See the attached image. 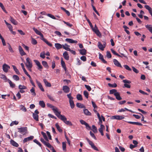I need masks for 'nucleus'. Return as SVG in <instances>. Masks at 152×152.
Wrapping results in <instances>:
<instances>
[{"mask_svg": "<svg viewBox=\"0 0 152 152\" xmlns=\"http://www.w3.org/2000/svg\"><path fill=\"white\" fill-rule=\"evenodd\" d=\"M31 43L33 45H35L37 44V42L35 39L32 38Z\"/></svg>", "mask_w": 152, "mask_h": 152, "instance_id": "52", "label": "nucleus"}, {"mask_svg": "<svg viewBox=\"0 0 152 152\" xmlns=\"http://www.w3.org/2000/svg\"><path fill=\"white\" fill-rule=\"evenodd\" d=\"M44 145L49 148H52L53 147L48 142H46L45 143Z\"/></svg>", "mask_w": 152, "mask_h": 152, "instance_id": "47", "label": "nucleus"}, {"mask_svg": "<svg viewBox=\"0 0 152 152\" xmlns=\"http://www.w3.org/2000/svg\"><path fill=\"white\" fill-rule=\"evenodd\" d=\"M106 56L108 58H111L112 56L110 51H107Z\"/></svg>", "mask_w": 152, "mask_h": 152, "instance_id": "53", "label": "nucleus"}, {"mask_svg": "<svg viewBox=\"0 0 152 152\" xmlns=\"http://www.w3.org/2000/svg\"><path fill=\"white\" fill-rule=\"evenodd\" d=\"M10 143L13 146H14L15 147H17L19 145L14 140H10Z\"/></svg>", "mask_w": 152, "mask_h": 152, "instance_id": "20", "label": "nucleus"}, {"mask_svg": "<svg viewBox=\"0 0 152 152\" xmlns=\"http://www.w3.org/2000/svg\"><path fill=\"white\" fill-rule=\"evenodd\" d=\"M127 123L129 124H134V125H139V126H142V124L141 123L138 122L128 121Z\"/></svg>", "mask_w": 152, "mask_h": 152, "instance_id": "21", "label": "nucleus"}, {"mask_svg": "<svg viewBox=\"0 0 152 152\" xmlns=\"http://www.w3.org/2000/svg\"><path fill=\"white\" fill-rule=\"evenodd\" d=\"M48 97L52 101H54V99L53 98V97L51 96V95H49L48 94H47V95Z\"/></svg>", "mask_w": 152, "mask_h": 152, "instance_id": "55", "label": "nucleus"}, {"mask_svg": "<svg viewBox=\"0 0 152 152\" xmlns=\"http://www.w3.org/2000/svg\"><path fill=\"white\" fill-rule=\"evenodd\" d=\"M83 94L88 99V92L86 91H84L83 92Z\"/></svg>", "mask_w": 152, "mask_h": 152, "instance_id": "54", "label": "nucleus"}, {"mask_svg": "<svg viewBox=\"0 0 152 152\" xmlns=\"http://www.w3.org/2000/svg\"><path fill=\"white\" fill-rule=\"evenodd\" d=\"M63 90L65 93H68L70 91V88L67 86H64L63 87Z\"/></svg>", "mask_w": 152, "mask_h": 152, "instance_id": "13", "label": "nucleus"}, {"mask_svg": "<svg viewBox=\"0 0 152 152\" xmlns=\"http://www.w3.org/2000/svg\"><path fill=\"white\" fill-rule=\"evenodd\" d=\"M85 86L86 88L88 90V91H90L91 90V89L90 86L86 85H85Z\"/></svg>", "mask_w": 152, "mask_h": 152, "instance_id": "63", "label": "nucleus"}, {"mask_svg": "<svg viewBox=\"0 0 152 152\" xmlns=\"http://www.w3.org/2000/svg\"><path fill=\"white\" fill-rule=\"evenodd\" d=\"M145 27L151 33H152V26L151 25H146Z\"/></svg>", "mask_w": 152, "mask_h": 152, "instance_id": "22", "label": "nucleus"}, {"mask_svg": "<svg viewBox=\"0 0 152 152\" xmlns=\"http://www.w3.org/2000/svg\"><path fill=\"white\" fill-rule=\"evenodd\" d=\"M62 148L63 150L64 151H66V143L65 142H63L62 143Z\"/></svg>", "mask_w": 152, "mask_h": 152, "instance_id": "37", "label": "nucleus"}, {"mask_svg": "<svg viewBox=\"0 0 152 152\" xmlns=\"http://www.w3.org/2000/svg\"><path fill=\"white\" fill-rule=\"evenodd\" d=\"M113 119L118 120H121L124 119V115H115L112 116Z\"/></svg>", "mask_w": 152, "mask_h": 152, "instance_id": "8", "label": "nucleus"}, {"mask_svg": "<svg viewBox=\"0 0 152 152\" xmlns=\"http://www.w3.org/2000/svg\"><path fill=\"white\" fill-rule=\"evenodd\" d=\"M69 102L71 108L72 109H73L75 107V106L73 101V100H70V101H69Z\"/></svg>", "mask_w": 152, "mask_h": 152, "instance_id": "31", "label": "nucleus"}, {"mask_svg": "<svg viewBox=\"0 0 152 152\" xmlns=\"http://www.w3.org/2000/svg\"><path fill=\"white\" fill-rule=\"evenodd\" d=\"M10 20L11 22L14 25H17L18 24V22L12 17L10 16Z\"/></svg>", "mask_w": 152, "mask_h": 152, "instance_id": "14", "label": "nucleus"}, {"mask_svg": "<svg viewBox=\"0 0 152 152\" xmlns=\"http://www.w3.org/2000/svg\"><path fill=\"white\" fill-rule=\"evenodd\" d=\"M34 142L36 143L40 147H42V144L39 142L37 139H34L33 140Z\"/></svg>", "mask_w": 152, "mask_h": 152, "instance_id": "50", "label": "nucleus"}, {"mask_svg": "<svg viewBox=\"0 0 152 152\" xmlns=\"http://www.w3.org/2000/svg\"><path fill=\"white\" fill-rule=\"evenodd\" d=\"M145 7L147 10H148L149 12V13L152 11V8L148 5H145Z\"/></svg>", "mask_w": 152, "mask_h": 152, "instance_id": "44", "label": "nucleus"}, {"mask_svg": "<svg viewBox=\"0 0 152 152\" xmlns=\"http://www.w3.org/2000/svg\"><path fill=\"white\" fill-rule=\"evenodd\" d=\"M99 37H101L102 36L101 34L100 33V32L97 26H96V25L95 24L94 26V27L92 30Z\"/></svg>", "mask_w": 152, "mask_h": 152, "instance_id": "5", "label": "nucleus"}, {"mask_svg": "<svg viewBox=\"0 0 152 152\" xmlns=\"http://www.w3.org/2000/svg\"><path fill=\"white\" fill-rule=\"evenodd\" d=\"M33 30L34 31L35 33L39 35H42V33L39 31L37 29L34 27L33 28Z\"/></svg>", "mask_w": 152, "mask_h": 152, "instance_id": "25", "label": "nucleus"}, {"mask_svg": "<svg viewBox=\"0 0 152 152\" xmlns=\"http://www.w3.org/2000/svg\"><path fill=\"white\" fill-rule=\"evenodd\" d=\"M63 56L66 60H69V56L66 51H65L64 53H63Z\"/></svg>", "mask_w": 152, "mask_h": 152, "instance_id": "15", "label": "nucleus"}, {"mask_svg": "<svg viewBox=\"0 0 152 152\" xmlns=\"http://www.w3.org/2000/svg\"><path fill=\"white\" fill-rule=\"evenodd\" d=\"M63 22L69 27H71L73 26L72 24H70L69 22H66L64 20L63 21Z\"/></svg>", "mask_w": 152, "mask_h": 152, "instance_id": "58", "label": "nucleus"}, {"mask_svg": "<svg viewBox=\"0 0 152 152\" xmlns=\"http://www.w3.org/2000/svg\"><path fill=\"white\" fill-rule=\"evenodd\" d=\"M40 56L43 58H45V52H41L40 54Z\"/></svg>", "mask_w": 152, "mask_h": 152, "instance_id": "59", "label": "nucleus"}, {"mask_svg": "<svg viewBox=\"0 0 152 152\" xmlns=\"http://www.w3.org/2000/svg\"><path fill=\"white\" fill-rule=\"evenodd\" d=\"M114 96H115L116 99L118 100H121L122 99L119 93L118 92L114 94Z\"/></svg>", "mask_w": 152, "mask_h": 152, "instance_id": "18", "label": "nucleus"}, {"mask_svg": "<svg viewBox=\"0 0 152 152\" xmlns=\"http://www.w3.org/2000/svg\"><path fill=\"white\" fill-rule=\"evenodd\" d=\"M18 132L23 135L26 134L27 132V127H21L18 128Z\"/></svg>", "mask_w": 152, "mask_h": 152, "instance_id": "2", "label": "nucleus"}, {"mask_svg": "<svg viewBox=\"0 0 152 152\" xmlns=\"http://www.w3.org/2000/svg\"><path fill=\"white\" fill-rule=\"evenodd\" d=\"M42 64L46 68L48 69L49 68V66L46 61H42Z\"/></svg>", "mask_w": 152, "mask_h": 152, "instance_id": "27", "label": "nucleus"}, {"mask_svg": "<svg viewBox=\"0 0 152 152\" xmlns=\"http://www.w3.org/2000/svg\"><path fill=\"white\" fill-rule=\"evenodd\" d=\"M85 126H86V129L87 130H89L92 129L91 127L88 125V123L85 125Z\"/></svg>", "mask_w": 152, "mask_h": 152, "instance_id": "64", "label": "nucleus"}, {"mask_svg": "<svg viewBox=\"0 0 152 152\" xmlns=\"http://www.w3.org/2000/svg\"><path fill=\"white\" fill-rule=\"evenodd\" d=\"M20 65H21V66L22 67V68L24 72L25 73L26 75L28 74V72H27L26 70V69H25L24 67V64L23 63H22L20 64Z\"/></svg>", "mask_w": 152, "mask_h": 152, "instance_id": "36", "label": "nucleus"}, {"mask_svg": "<svg viewBox=\"0 0 152 152\" xmlns=\"http://www.w3.org/2000/svg\"><path fill=\"white\" fill-rule=\"evenodd\" d=\"M36 83L38 86L39 87V88L41 90V91H44V89L41 83L40 82L38 81L37 80L36 81Z\"/></svg>", "mask_w": 152, "mask_h": 152, "instance_id": "16", "label": "nucleus"}, {"mask_svg": "<svg viewBox=\"0 0 152 152\" xmlns=\"http://www.w3.org/2000/svg\"><path fill=\"white\" fill-rule=\"evenodd\" d=\"M2 68L4 71L7 73L8 72L9 69H10V67L8 65L4 64L3 65Z\"/></svg>", "mask_w": 152, "mask_h": 152, "instance_id": "7", "label": "nucleus"}, {"mask_svg": "<svg viewBox=\"0 0 152 152\" xmlns=\"http://www.w3.org/2000/svg\"><path fill=\"white\" fill-rule=\"evenodd\" d=\"M39 105L42 107L44 108L45 107V104L43 101H40L39 102Z\"/></svg>", "mask_w": 152, "mask_h": 152, "instance_id": "35", "label": "nucleus"}, {"mask_svg": "<svg viewBox=\"0 0 152 152\" xmlns=\"http://www.w3.org/2000/svg\"><path fill=\"white\" fill-rule=\"evenodd\" d=\"M26 66L28 68H31L32 67V63L31 61L29 58H26Z\"/></svg>", "mask_w": 152, "mask_h": 152, "instance_id": "3", "label": "nucleus"}, {"mask_svg": "<svg viewBox=\"0 0 152 152\" xmlns=\"http://www.w3.org/2000/svg\"><path fill=\"white\" fill-rule=\"evenodd\" d=\"M41 134L43 135V137L48 142L49 140L47 138L46 134L45 133L43 132H41Z\"/></svg>", "mask_w": 152, "mask_h": 152, "instance_id": "33", "label": "nucleus"}, {"mask_svg": "<svg viewBox=\"0 0 152 152\" xmlns=\"http://www.w3.org/2000/svg\"><path fill=\"white\" fill-rule=\"evenodd\" d=\"M111 52L114 55L117 56L118 57H122L118 53H117L115 50H114L113 49H111Z\"/></svg>", "mask_w": 152, "mask_h": 152, "instance_id": "46", "label": "nucleus"}, {"mask_svg": "<svg viewBox=\"0 0 152 152\" xmlns=\"http://www.w3.org/2000/svg\"><path fill=\"white\" fill-rule=\"evenodd\" d=\"M53 110L55 115L61 121H63L66 124L69 126H72V122L69 121H67V118L61 114V112L58 111L57 108H53Z\"/></svg>", "mask_w": 152, "mask_h": 152, "instance_id": "1", "label": "nucleus"}, {"mask_svg": "<svg viewBox=\"0 0 152 152\" xmlns=\"http://www.w3.org/2000/svg\"><path fill=\"white\" fill-rule=\"evenodd\" d=\"M8 48L9 50L12 53H13L14 52V51H13V50L12 49V48L11 47V46L9 43H8Z\"/></svg>", "mask_w": 152, "mask_h": 152, "instance_id": "56", "label": "nucleus"}, {"mask_svg": "<svg viewBox=\"0 0 152 152\" xmlns=\"http://www.w3.org/2000/svg\"><path fill=\"white\" fill-rule=\"evenodd\" d=\"M77 98L79 100H82L83 99L82 96L80 94H78L77 95Z\"/></svg>", "mask_w": 152, "mask_h": 152, "instance_id": "49", "label": "nucleus"}, {"mask_svg": "<svg viewBox=\"0 0 152 152\" xmlns=\"http://www.w3.org/2000/svg\"><path fill=\"white\" fill-rule=\"evenodd\" d=\"M87 51L85 49H82L80 50V52L81 54L82 55H85L86 54Z\"/></svg>", "mask_w": 152, "mask_h": 152, "instance_id": "29", "label": "nucleus"}, {"mask_svg": "<svg viewBox=\"0 0 152 152\" xmlns=\"http://www.w3.org/2000/svg\"><path fill=\"white\" fill-rule=\"evenodd\" d=\"M18 49L20 53L21 56H23L26 55V53L24 51L21 46H19Z\"/></svg>", "mask_w": 152, "mask_h": 152, "instance_id": "10", "label": "nucleus"}, {"mask_svg": "<svg viewBox=\"0 0 152 152\" xmlns=\"http://www.w3.org/2000/svg\"><path fill=\"white\" fill-rule=\"evenodd\" d=\"M33 118L36 121H39V116L37 114H35L34 113H33Z\"/></svg>", "mask_w": 152, "mask_h": 152, "instance_id": "28", "label": "nucleus"}, {"mask_svg": "<svg viewBox=\"0 0 152 152\" xmlns=\"http://www.w3.org/2000/svg\"><path fill=\"white\" fill-rule=\"evenodd\" d=\"M20 110L25 112L27 111V109L23 105H20Z\"/></svg>", "mask_w": 152, "mask_h": 152, "instance_id": "51", "label": "nucleus"}, {"mask_svg": "<svg viewBox=\"0 0 152 152\" xmlns=\"http://www.w3.org/2000/svg\"><path fill=\"white\" fill-rule=\"evenodd\" d=\"M65 41L70 43H77V41L74 40L72 39L66 38V39Z\"/></svg>", "mask_w": 152, "mask_h": 152, "instance_id": "12", "label": "nucleus"}, {"mask_svg": "<svg viewBox=\"0 0 152 152\" xmlns=\"http://www.w3.org/2000/svg\"><path fill=\"white\" fill-rule=\"evenodd\" d=\"M55 125L57 129L59 132H62V130L60 128L58 123H56Z\"/></svg>", "mask_w": 152, "mask_h": 152, "instance_id": "34", "label": "nucleus"}, {"mask_svg": "<svg viewBox=\"0 0 152 152\" xmlns=\"http://www.w3.org/2000/svg\"><path fill=\"white\" fill-rule=\"evenodd\" d=\"M118 92H117V90L115 89H112L110 91V94H113L114 95V94L115 93H117Z\"/></svg>", "mask_w": 152, "mask_h": 152, "instance_id": "45", "label": "nucleus"}, {"mask_svg": "<svg viewBox=\"0 0 152 152\" xmlns=\"http://www.w3.org/2000/svg\"><path fill=\"white\" fill-rule=\"evenodd\" d=\"M106 42H104V43L103 44L101 43V42H98V48L101 50H104V48H105L106 46Z\"/></svg>", "mask_w": 152, "mask_h": 152, "instance_id": "6", "label": "nucleus"}, {"mask_svg": "<svg viewBox=\"0 0 152 152\" xmlns=\"http://www.w3.org/2000/svg\"><path fill=\"white\" fill-rule=\"evenodd\" d=\"M12 78L14 80L16 81L19 80L20 79L19 77L16 75H13V76Z\"/></svg>", "mask_w": 152, "mask_h": 152, "instance_id": "39", "label": "nucleus"}, {"mask_svg": "<svg viewBox=\"0 0 152 152\" xmlns=\"http://www.w3.org/2000/svg\"><path fill=\"white\" fill-rule=\"evenodd\" d=\"M1 78L2 79L4 80L5 81V82L8 81L7 80L9 79H7L6 77V76L3 74H1Z\"/></svg>", "mask_w": 152, "mask_h": 152, "instance_id": "32", "label": "nucleus"}, {"mask_svg": "<svg viewBox=\"0 0 152 152\" xmlns=\"http://www.w3.org/2000/svg\"><path fill=\"white\" fill-rule=\"evenodd\" d=\"M145 7L147 10H148L149 12V13L152 11V8L148 5H145Z\"/></svg>", "mask_w": 152, "mask_h": 152, "instance_id": "43", "label": "nucleus"}, {"mask_svg": "<svg viewBox=\"0 0 152 152\" xmlns=\"http://www.w3.org/2000/svg\"><path fill=\"white\" fill-rule=\"evenodd\" d=\"M0 7H1L2 10L5 12L6 13H7V12L5 10V7H4L3 5L1 2H0Z\"/></svg>", "mask_w": 152, "mask_h": 152, "instance_id": "42", "label": "nucleus"}, {"mask_svg": "<svg viewBox=\"0 0 152 152\" xmlns=\"http://www.w3.org/2000/svg\"><path fill=\"white\" fill-rule=\"evenodd\" d=\"M18 88L20 90H23L26 89L27 88V87L25 86L20 85L18 86Z\"/></svg>", "mask_w": 152, "mask_h": 152, "instance_id": "41", "label": "nucleus"}, {"mask_svg": "<svg viewBox=\"0 0 152 152\" xmlns=\"http://www.w3.org/2000/svg\"><path fill=\"white\" fill-rule=\"evenodd\" d=\"M76 106L77 107L80 108H82L85 107V106L83 104L79 103H77Z\"/></svg>", "mask_w": 152, "mask_h": 152, "instance_id": "30", "label": "nucleus"}, {"mask_svg": "<svg viewBox=\"0 0 152 152\" xmlns=\"http://www.w3.org/2000/svg\"><path fill=\"white\" fill-rule=\"evenodd\" d=\"M30 91L31 93H32V95L33 96H35L36 95V94L35 92V89L34 88L32 87L30 90Z\"/></svg>", "mask_w": 152, "mask_h": 152, "instance_id": "40", "label": "nucleus"}, {"mask_svg": "<svg viewBox=\"0 0 152 152\" xmlns=\"http://www.w3.org/2000/svg\"><path fill=\"white\" fill-rule=\"evenodd\" d=\"M113 62L114 64L116 66L121 68H122V66L120 63L116 59H114Z\"/></svg>", "mask_w": 152, "mask_h": 152, "instance_id": "11", "label": "nucleus"}, {"mask_svg": "<svg viewBox=\"0 0 152 152\" xmlns=\"http://www.w3.org/2000/svg\"><path fill=\"white\" fill-rule=\"evenodd\" d=\"M108 85L109 87H111L112 88H115L117 86V85L115 83H114L113 84L109 83L108 84Z\"/></svg>", "mask_w": 152, "mask_h": 152, "instance_id": "48", "label": "nucleus"}, {"mask_svg": "<svg viewBox=\"0 0 152 152\" xmlns=\"http://www.w3.org/2000/svg\"><path fill=\"white\" fill-rule=\"evenodd\" d=\"M123 82L125 83V84H130L131 83V82L130 80H123Z\"/></svg>", "mask_w": 152, "mask_h": 152, "instance_id": "60", "label": "nucleus"}, {"mask_svg": "<svg viewBox=\"0 0 152 152\" xmlns=\"http://www.w3.org/2000/svg\"><path fill=\"white\" fill-rule=\"evenodd\" d=\"M90 134L91 136L95 140H97V139L96 137H95V135H94V134L91 131H90Z\"/></svg>", "mask_w": 152, "mask_h": 152, "instance_id": "57", "label": "nucleus"}, {"mask_svg": "<svg viewBox=\"0 0 152 152\" xmlns=\"http://www.w3.org/2000/svg\"><path fill=\"white\" fill-rule=\"evenodd\" d=\"M43 81L45 84V85L48 87H50L51 86V85L50 83L48 82L47 80L45 79H44L43 80Z\"/></svg>", "mask_w": 152, "mask_h": 152, "instance_id": "17", "label": "nucleus"}, {"mask_svg": "<svg viewBox=\"0 0 152 152\" xmlns=\"http://www.w3.org/2000/svg\"><path fill=\"white\" fill-rule=\"evenodd\" d=\"M92 129L91 130L94 133H96L97 132V129L95 125H93L92 126Z\"/></svg>", "mask_w": 152, "mask_h": 152, "instance_id": "38", "label": "nucleus"}, {"mask_svg": "<svg viewBox=\"0 0 152 152\" xmlns=\"http://www.w3.org/2000/svg\"><path fill=\"white\" fill-rule=\"evenodd\" d=\"M8 82L9 83L10 86L12 88H14L15 87V84L13 83L11 80L9 79L7 80Z\"/></svg>", "mask_w": 152, "mask_h": 152, "instance_id": "26", "label": "nucleus"}, {"mask_svg": "<svg viewBox=\"0 0 152 152\" xmlns=\"http://www.w3.org/2000/svg\"><path fill=\"white\" fill-rule=\"evenodd\" d=\"M86 139L93 149L97 151H99L98 148L94 145V143L91 141L88 138L86 137Z\"/></svg>", "mask_w": 152, "mask_h": 152, "instance_id": "4", "label": "nucleus"}, {"mask_svg": "<svg viewBox=\"0 0 152 152\" xmlns=\"http://www.w3.org/2000/svg\"><path fill=\"white\" fill-rule=\"evenodd\" d=\"M67 97L69 99V101L70 100H72L73 99V98L71 96V94H68L67 95Z\"/></svg>", "mask_w": 152, "mask_h": 152, "instance_id": "62", "label": "nucleus"}, {"mask_svg": "<svg viewBox=\"0 0 152 152\" xmlns=\"http://www.w3.org/2000/svg\"><path fill=\"white\" fill-rule=\"evenodd\" d=\"M55 46L56 48L57 49H59L63 48V45L58 43H55Z\"/></svg>", "mask_w": 152, "mask_h": 152, "instance_id": "24", "label": "nucleus"}, {"mask_svg": "<svg viewBox=\"0 0 152 152\" xmlns=\"http://www.w3.org/2000/svg\"><path fill=\"white\" fill-rule=\"evenodd\" d=\"M124 68L127 70L129 71H131L132 69L129 67V66L127 65H125L124 66Z\"/></svg>", "mask_w": 152, "mask_h": 152, "instance_id": "61", "label": "nucleus"}, {"mask_svg": "<svg viewBox=\"0 0 152 152\" xmlns=\"http://www.w3.org/2000/svg\"><path fill=\"white\" fill-rule=\"evenodd\" d=\"M61 64L62 67L64 69V70L66 71V68L64 62L63 61V58H62L61 60Z\"/></svg>", "mask_w": 152, "mask_h": 152, "instance_id": "19", "label": "nucleus"}, {"mask_svg": "<svg viewBox=\"0 0 152 152\" xmlns=\"http://www.w3.org/2000/svg\"><path fill=\"white\" fill-rule=\"evenodd\" d=\"M34 136H31L30 137L25 138L23 140V142L24 143H25L27 141L31 140L34 138Z\"/></svg>", "mask_w": 152, "mask_h": 152, "instance_id": "9", "label": "nucleus"}, {"mask_svg": "<svg viewBox=\"0 0 152 152\" xmlns=\"http://www.w3.org/2000/svg\"><path fill=\"white\" fill-rule=\"evenodd\" d=\"M84 113L87 115H91V113L87 109H83Z\"/></svg>", "mask_w": 152, "mask_h": 152, "instance_id": "23", "label": "nucleus"}]
</instances>
